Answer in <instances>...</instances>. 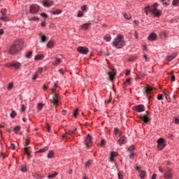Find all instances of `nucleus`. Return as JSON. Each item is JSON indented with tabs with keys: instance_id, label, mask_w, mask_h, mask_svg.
Listing matches in <instances>:
<instances>
[{
	"instance_id": "obj_1",
	"label": "nucleus",
	"mask_w": 179,
	"mask_h": 179,
	"mask_svg": "<svg viewBox=\"0 0 179 179\" xmlns=\"http://www.w3.org/2000/svg\"><path fill=\"white\" fill-rule=\"evenodd\" d=\"M57 87V84H55L54 86L52 87V99H50V101L52 104V106H53L55 108L58 107V104H59V100H61V96H59V93H58Z\"/></svg>"
},
{
	"instance_id": "obj_2",
	"label": "nucleus",
	"mask_w": 179,
	"mask_h": 179,
	"mask_svg": "<svg viewBox=\"0 0 179 179\" xmlns=\"http://www.w3.org/2000/svg\"><path fill=\"white\" fill-rule=\"evenodd\" d=\"M23 44L22 40H17L10 48L9 52L10 54H17L20 50H22V45Z\"/></svg>"
},
{
	"instance_id": "obj_3",
	"label": "nucleus",
	"mask_w": 179,
	"mask_h": 179,
	"mask_svg": "<svg viewBox=\"0 0 179 179\" xmlns=\"http://www.w3.org/2000/svg\"><path fill=\"white\" fill-rule=\"evenodd\" d=\"M113 47H115V48H122V47L125 45L124 36L121 34L117 35L113 42Z\"/></svg>"
},
{
	"instance_id": "obj_4",
	"label": "nucleus",
	"mask_w": 179,
	"mask_h": 179,
	"mask_svg": "<svg viewBox=\"0 0 179 179\" xmlns=\"http://www.w3.org/2000/svg\"><path fill=\"white\" fill-rule=\"evenodd\" d=\"M159 4L157 3H154L152 6H148L145 8V12L146 15H148V10L149 12H151L154 16H156L157 17H159L160 16V11L157 10V6Z\"/></svg>"
},
{
	"instance_id": "obj_5",
	"label": "nucleus",
	"mask_w": 179,
	"mask_h": 179,
	"mask_svg": "<svg viewBox=\"0 0 179 179\" xmlns=\"http://www.w3.org/2000/svg\"><path fill=\"white\" fill-rule=\"evenodd\" d=\"M6 66L8 68H12V66H13V68H15V69H19V68H20L22 66V64L18 62H13L11 63H8L6 64Z\"/></svg>"
},
{
	"instance_id": "obj_6",
	"label": "nucleus",
	"mask_w": 179,
	"mask_h": 179,
	"mask_svg": "<svg viewBox=\"0 0 179 179\" xmlns=\"http://www.w3.org/2000/svg\"><path fill=\"white\" fill-rule=\"evenodd\" d=\"M132 108L134 111H136V113H143V111H145V106L143 104L134 106Z\"/></svg>"
},
{
	"instance_id": "obj_7",
	"label": "nucleus",
	"mask_w": 179,
	"mask_h": 179,
	"mask_svg": "<svg viewBox=\"0 0 179 179\" xmlns=\"http://www.w3.org/2000/svg\"><path fill=\"white\" fill-rule=\"evenodd\" d=\"M166 147V144H164V138H159L157 140V149L158 150H162L164 149Z\"/></svg>"
},
{
	"instance_id": "obj_8",
	"label": "nucleus",
	"mask_w": 179,
	"mask_h": 179,
	"mask_svg": "<svg viewBox=\"0 0 179 179\" xmlns=\"http://www.w3.org/2000/svg\"><path fill=\"white\" fill-rule=\"evenodd\" d=\"M30 13L34 14L37 13L40 10V6L37 4H32L29 7Z\"/></svg>"
},
{
	"instance_id": "obj_9",
	"label": "nucleus",
	"mask_w": 179,
	"mask_h": 179,
	"mask_svg": "<svg viewBox=\"0 0 179 179\" xmlns=\"http://www.w3.org/2000/svg\"><path fill=\"white\" fill-rule=\"evenodd\" d=\"M85 145L86 148H90L92 145V136L87 135L85 139Z\"/></svg>"
},
{
	"instance_id": "obj_10",
	"label": "nucleus",
	"mask_w": 179,
	"mask_h": 179,
	"mask_svg": "<svg viewBox=\"0 0 179 179\" xmlns=\"http://www.w3.org/2000/svg\"><path fill=\"white\" fill-rule=\"evenodd\" d=\"M76 128H74L73 130H70L69 132H66L64 135H63L62 138H69V136H73V135H76Z\"/></svg>"
},
{
	"instance_id": "obj_11",
	"label": "nucleus",
	"mask_w": 179,
	"mask_h": 179,
	"mask_svg": "<svg viewBox=\"0 0 179 179\" xmlns=\"http://www.w3.org/2000/svg\"><path fill=\"white\" fill-rule=\"evenodd\" d=\"M77 50L80 54H83L84 55H86L89 52V49L82 46L78 47Z\"/></svg>"
},
{
	"instance_id": "obj_12",
	"label": "nucleus",
	"mask_w": 179,
	"mask_h": 179,
	"mask_svg": "<svg viewBox=\"0 0 179 179\" xmlns=\"http://www.w3.org/2000/svg\"><path fill=\"white\" fill-rule=\"evenodd\" d=\"M140 120H142L144 124H149V122H150V118L148 117V115H140Z\"/></svg>"
},
{
	"instance_id": "obj_13",
	"label": "nucleus",
	"mask_w": 179,
	"mask_h": 179,
	"mask_svg": "<svg viewBox=\"0 0 179 179\" xmlns=\"http://www.w3.org/2000/svg\"><path fill=\"white\" fill-rule=\"evenodd\" d=\"M164 178L171 179L173 178V173H171V169H169L164 173Z\"/></svg>"
},
{
	"instance_id": "obj_14",
	"label": "nucleus",
	"mask_w": 179,
	"mask_h": 179,
	"mask_svg": "<svg viewBox=\"0 0 179 179\" xmlns=\"http://www.w3.org/2000/svg\"><path fill=\"white\" fill-rule=\"evenodd\" d=\"M117 143L120 145V146H122V145L127 143V137H120V139L117 141Z\"/></svg>"
},
{
	"instance_id": "obj_15",
	"label": "nucleus",
	"mask_w": 179,
	"mask_h": 179,
	"mask_svg": "<svg viewBox=\"0 0 179 179\" xmlns=\"http://www.w3.org/2000/svg\"><path fill=\"white\" fill-rule=\"evenodd\" d=\"M43 5L45 8H48L49 6H52V5H54V1H50V0H46V1H43Z\"/></svg>"
},
{
	"instance_id": "obj_16",
	"label": "nucleus",
	"mask_w": 179,
	"mask_h": 179,
	"mask_svg": "<svg viewBox=\"0 0 179 179\" xmlns=\"http://www.w3.org/2000/svg\"><path fill=\"white\" fill-rule=\"evenodd\" d=\"M90 26H92V23H90V22L85 23V24H83V25H81L80 29H81V30H87V29H89V27H90Z\"/></svg>"
},
{
	"instance_id": "obj_17",
	"label": "nucleus",
	"mask_w": 179,
	"mask_h": 179,
	"mask_svg": "<svg viewBox=\"0 0 179 179\" xmlns=\"http://www.w3.org/2000/svg\"><path fill=\"white\" fill-rule=\"evenodd\" d=\"M157 36L156 35V34L155 33H152L149 36H148V40H150V41H155V40H156Z\"/></svg>"
},
{
	"instance_id": "obj_18",
	"label": "nucleus",
	"mask_w": 179,
	"mask_h": 179,
	"mask_svg": "<svg viewBox=\"0 0 179 179\" xmlns=\"http://www.w3.org/2000/svg\"><path fill=\"white\" fill-rule=\"evenodd\" d=\"M108 75L110 78V80H114V79H115V72L114 71H111V72H108Z\"/></svg>"
},
{
	"instance_id": "obj_19",
	"label": "nucleus",
	"mask_w": 179,
	"mask_h": 179,
	"mask_svg": "<svg viewBox=\"0 0 179 179\" xmlns=\"http://www.w3.org/2000/svg\"><path fill=\"white\" fill-rule=\"evenodd\" d=\"M117 156H118V152H112L110 153V162H114V157H117Z\"/></svg>"
},
{
	"instance_id": "obj_20",
	"label": "nucleus",
	"mask_w": 179,
	"mask_h": 179,
	"mask_svg": "<svg viewBox=\"0 0 179 179\" xmlns=\"http://www.w3.org/2000/svg\"><path fill=\"white\" fill-rule=\"evenodd\" d=\"M24 150L25 155H27L28 159H30V157H31V151H30L29 148H24Z\"/></svg>"
},
{
	"instance_id": "obj_21",
	"label": "nucleus",
	"mask_w": 179,
	"mask_h": 179,
	"mask_svg": "<svg viewBox=\"0 0 179 179\" xmlns=\"http://www.w3.org/2000/svg\"><path fill=\"white\" fill-rule=\"evenodd\" d=\"M177 57V53H173V55H171V56H169L166 58V61H168V62H171V61H173V59H174V58H176Z\"/></svg>"
},
{
	"instance_id": "obj_22",
	"label": "nucleus",
	"mask_w": 179,
	"mask_h": 179,
	"mask_svg": "<svg viewBox=\"0 0 179 179\" xmlns=\"http://www.w3.org/2000/svg\"><path fill=\"white\" fill-rule=\"evenodd\" d=\"M137 170L138 171L141 178L143 179V178L146 176V173L143 171L139 170L138 167H137Z\"/></svg>"
},
{
	"instance_id": "obj_23",
	"label": "nucleus",
	"mask_w": 179,
	"mask_h": 179,
	"mask_svg": "<svg viewBox=\"0 0 179 179\" xmlns=\"http://www.w3.org/2000/svg\"><path fill=\"white\" fill-rule=\"evenodd\" d=\"M114 134L115 135H119V136H121L122 131H121V130H120V129L118 128H115L114 129Z\"/></svg>"
},
{
	"instance_id": "obj_24",
	"label": "nucleus",
	"mask_w": 179,
	"mask_h": 179,
	"mask_svg": "<svg viewBox=\"0 0 179 179\" xmlns=\"http://www.w3.org/2000/svg\"><path fill=\"white\" fill-rule=\"evenodd\" d=\"M43 58H44V55H37L36 56H35V61H41V59H43Z\"/></svg>"
},
{
	"instance_id": "obj_25",
	"label": "nucleus",
	"mask_w": 179,
	"mask_h": 179,
	"mask_svg": "<svg viewBox=\"0 0 179 179\" xmlns=\"http://www.w3.org/2000/svg\"><path fill=\"white\" fill-rule=\"evenodd\" d=\"M61 62H62V61H61L58 58H55V62H53V65H55V66L59 65V64H61Z\"/></svg>"
},
{
	"instance_id": "obj_26",
	"label": "nucleus",
	"mask_w": 179,
	"mask_h": 179,
	"mask_svg": "<svg viewBox=\"0 0 179 179\" xmlns=\"http://www.w3.org/2000/svg\"><path fill=\"white\" fill-rule=\"evenodd\" d=\"M57 174H58V172H55V173H52V174L48 175V178H49V179L55 178V177H57Z\"/></svg>"
},
{
	"instance_id": "obj_27",
	"label": "nucleus",
	"mask_w": 179,
	"mask_h": 179,
	"mask_svg": "<svg viewBox=\"0 0 179 179\" xmlns=\"http://www.w3.org/2000/svg\"><path fill=\"white\" fill-rule=\"evenodd\" d=\"M47 157L48 159H52L54 157V151L52 150L49 151Z\"/></svg>"
},
{
	"instance_id": "obj_28",
	"label": "nucleus",
	"mask_w": 179,
	"mask_h": 179,
	"mask_svg": "<svg viewBox=\"0 0 179 179\" xmlns=\"http://www.w3.org/2000/svg\"><path fill=\"white\" fill-rule=\"evenodd\" d=\"M145 92L147 94H150L152 93V87H147L145 88Z\"/></svg>"
},
{
	"instance_id": "obj_29",
	"label": "nucleus",
	"mask_w": 179,
	"mask_h": 179,
	"mask_svg": "<svg viewBox=\"0 0 179 179\" xmlns=\"http://www.w3.org/2000/svg\"><path fill=\"white\" fill-rule=\"evenodd\" d=\"M47 150H48V147H44L43 148L37 151V153H44L45 152H47Z\"/></svg>"
},
{
	"instance_id": "obj_30",
	"label": "nucleus",
	"mask_w": 179,
	"mask_h": 179,
	"mask_svg": "<svg viewBox=\"0 0 179 179\" xmlns=\"http://www.w3.org/2000/svg\"><path fill=\"white\" fill-rule=\"evenodd\" d=\"M34 178H37V179H41L43 178V176H41V174H40V173H35L34 175Z\"/></svg>"
},
{
	"instance_id": "obj_31",
	"label": "nucleus",
	"mask_w": 179,
	"mask_h": 179,
	"mask_svg": "<svg viewBox=\"0 0 179 179\" xmlns=\"http://www.w3.org/2000/svg\"><path fill=\"white\" fill-rule=\"evenodd\" d=\"M52 15H59L60 13H62V10L57 9L52 11Z\"/></svg>"
},
{
	"instance_id": "obj_32",
	"label": "nucleus",
	"mask_w": 179,
	"mask_h": 179,
	"mask_svg": "<svg viewBox=\"0 0 179 179\" xmlns=\"http://www.w3.org/2000/svg\"><path fill=\"white\" fill-rule=\"evenodd\" d=\"M52 47H54V41H50L47 44V48H52Z\"/></svg>"
},
{
	"instance_id": "obj_33",
	"label": "nucleus",
	"mask_w": 179,
	"mask_h": 179,
	"mask_svg": "<svg viewBox=\"0 0 179 179\" xmlns=\"http://www.w3.org/2000/svg\"><path fill=\"white\" fill-rule=\"evenodd\" d=\"M31 55H33V52H32V51L27 52L25 54L26 58H28V59L31 58Z\"/></svg>"
},
{
	"instance_id": "obj_34",
	"label": "nucleus",
	"mask_w": 179,
	"mask_h": 179,
	"mask_svg": "<svg viewBox=\"0 0 179 179\" xmlns=\"http://www.w3.org/2000/svg\"><path fill=\"white\" fill-rule=\"evenodd\" d=\"M103 40H106V41H111V36H110V34H106L103 37Z\"/></svg>"
},
{
	"instance_id": "obj_35",
	"label": "nucleus",
	"mask_w": 179,
	"mask_h": 179,
	"mask_svg": "<svg viewBox=\"0 0 179 179\" xmlns=\"http://www.w3.org/2000/svg\"><path fill=\"white\" fill-rule=\"evenodd\" d=\"M47 41H48V38H47V36H45V35H43L41 36V42L42 43H47Z\"/></svg>"
},
{
	"instance_id": "obj_36",
	"label": "nucleus",
	"mask_w": 179,
	"mask_h": 179,
	"mask_svg": "<svg viewBox=\"0 0 179 179\" xmlns=\"http://www.w3.org/2000/svg\"><path fill=\"white\" fill-rule=\"evenodd\" d=\"M10 115L11 118H15V117H16V115H17L16 111L12 110Z\"/></svg>"
},
{
	"instance_id": "obj_37",
	"label": "nucleus",
	"mask_w": 179,
	"mask_h": 179,
	"mask_svg": "<svg viewBox=\"0 0 179 179\" xmlns=\"http://www.w3.org/2000/svg\"><path fill=\"white\" fill-rule=\"evenodd\" d=\"M20 126H16L15 128H14V132L15 134H17V132H19V131H20Z\"/></svg>"
},
{
	"instance_id": "obj_38",
	"label": "nucleus",
	"mask_w": 179,
	"mask_h": 179,
	"mask_svg": "<svg viewBox=\"0 0 179 179\" xmlns=\"http://www.w3.org/2000/svg\"><path fill=\"white\" fill-rule=\"evenodd\" d=\"M124 19H127V20H129V19H131V15H129L128 13H124Z\"/></svg>"
},
{
	"instance_id": "obj_39",
	"label": "nucleus",
	"mask_w": 179,
	"mask_h": 179,
	"mask_svg": "<svg viewBox=\"0 0 179 179\" xmlns=\"http://www.w3.org/2000/svg\"><path fill=\"white\" fill-rule=\"evenodd\" d=\"M179 3V0H173L172 2V5L173 6H177Z\"/></svg>"
},
{
	"instance_id": "obj_40",
	"label": "nucleus",
	"mask_w": 179,
	"mask_h": 179,
	"mask_svg": "<svg viewBox=\"0 0 179 179\" xmlns=\"http://www.w3.org/2000/svg\"><path fill=\"white\" fill-rule=\"evenodd\" d=\"M43 71H44V68H43V67H39V68L38 69V71L36 72V73H38H38H43Z\"/></svg>"
},
{
	"instance_id": "obj_41",
	"label": "nucleus",
	"mask_w": 179,
	"mask_h": 179,
	"mask_svg": "<svg viewBox=\"0 0 179 179\" xmlns=\"http://www.w3.org/2000/svg\"><path fill=\"white\" fill-rule=\"evenodd\" d=\"M0 20H3V22H8V20H9V18H8L7 17H1Z\"/></svg>"
},
{
	"instance_id": "obj_42",
	"label": "nucleus",
	"mask_w": 179,
	"mask_h": 179,
	"mask_svg": "<svg viewBox=\"0 0 179 179\" xmlns=\"http://www.w3.org/2000/svg\"><path fill=\"white\" fill-rule=\"evenodd\" d=\"M43 107H44V104H43V103H39V104L38 105L37 108H38V110H43Z\"/></svg>"
},
{
	"instance_id": "obj_43",
	"label": "nucleus",
	"mask_w": 179,
	"mask_h": 179,
	"mask_svg": "<svg viewBox=\"0 0 179 179\" xmlns=\"http://www.w3.org/2000/svg\"><path fill=\"white\" fill-rule=\"evenodd\" d=\"M128 150H129V152H133V150H135V146L131 145L128 148Z\"/></svg>"
},
{
	"instance_id": "obj_44",
	"label": "nucleus",
	"mask_w": 179,
	"mask_h": 179,
	"mask_svg": "<svg viewBox=\"0 0 179 179\" xmlns=\"http://www.w3.org/2000/svg\"><path fill=\"white\" fill-rule=\"evenodd\" d=\"M12 87H13V83H10L8 86V90H12Z\"/></svg>"
},
{
	"instance_id": "obj_45",
	"label": "nucleus",
	"mask_w": 179,
	"mask_h": 179,
	"mask_svg": "<svg viewBox=\"0 0 179 179\" xmlns=\"http://www.w3.org/2000/svg\"><path fill=\"white\" fill-rule=\"evenodd\" d=\"M21 171H22L23 173L27 171V167H26V166H22V167L21 168Z\"/></svg>"
},
{
	"instance_id": "obj_46",
	"label": "nucleus",
	"mask_w": 179,
	"mask_h": 179,
	"mask_svg": "<svg viewBox=\"0 0 179 179\" xmlns=\"http://www.w3.org/2000/svg\"><path fill=\"white\" fill-rule=\"evenodd\" d=\"M1 14L3 15V16H5V15H6V9H1Z\"/></svg>"
},
{
	"instance_id": "obj_47",
	"label": "nucleus",
	"mask_w": 179,
	"mask_h": 179,
	"mask_svg": "<svg viewBox=\"0 0 179 179\" xmlns=\"http://www.w3.org/2000/svg\"><path fill=\"white\" fill-rule=\"evenodd\" d=\"M41 16L42 17H45V18L48 17V15H47L45 14V13H41Z\"/></svg>"
},
{
	"instance_id": "obj_48",
	"label": "nucleus",
	"mask_w": 179,
	"mask_h": 179,
	"mask_svg": "<svg viewBox=\"0 0 179 179\" xmlns=\"http://www.w3.org/2000/svg\"><path fill=\"white\" fill-rule=\"evenodd\" d=\"M21 111L22 112L26 111V106L24 105L21 106Z\"/></svg>"
},
{
	"instance_id": "obj_49",
	"label": "nucleus",
	"mask_w": 179,
	"mask_h": 179,
	"mask_svg": "<svg viewBox=\"0 0 179 179\" xmlns=\"http://www.w3.org/2000/svg\"><path fill=\"white\" fill-rule=\"evenodd\" d=\"M29 20L36 22V20H38V17H32V18H30Z\"/></svg>"
},
{
	"instance_id": "obj_50",
	"label": "nucleus",
	"mask_w": 179,
	"mask_h": 179,
	"mask_svg": "<svg viewBox=\"0 0 179 179\" xmlns=\"http://www.w3.org/2000/svg\"><path fill=\"white\" fill-rule=\"evenodd\" d=\"M37 76H38V73H35V75L32 78V80H36V79H37Z\"/></svg>"
},
{
	"instance_id": "obj_51",
	"label": "nucleus",
	"mask_w": 179,
	"mask_h": 179,
	"mask_svg": "<svg viewBox=\"0 0 179 179\" xmlns=\"http://www.w3.org/2000/svg\"><path fill=\"white\" fill-rule=\"evenodd\" d=\"M157 99H158V100H163V94H159Z\"/></svg>"
},
{
	"instance_id": "obj_52",
	"label": "nucleus",
	"mask_w": 179,
	"mask_h": 179,
	"mask_svg": "<svg viewBox=\"0 0 179 179\" xmlns=\"http://www.w3.org/2000/svg\"><path fill=\"white\" fill-rule=\"evenodd\" d=\"M77 16L78 17H82V16H83V13L79 11Z\"/></svg>"
},
{
	"instance_id": "obj_53",
	"label": "nucleus",
	"mask_w": 179,
	"mask_h": 179,
	"mask_svg": "<svg viewBox=\"0 0 179 179\" xmlns=\"http://www.w3.org/2000/svg\"><path fill=\"white\" fill-rule=\"evenodd\" d=\"M117 176H118V178L119 179H124L122 178L123 176H122V173H121V172H119Z\"/></svg>"
},
{
	"instance_id": "obj_54",
	"label": "nucleus",
	"mask_w": 179,
	"mask_h": 179,
	"mask_svg": "<svg viewBox=\"0 0 179 179\" xmlns=\"http://www.w3.org/2000/svg\"><path fill=\"white\" fill-rule=\"evenodd\" d=\"M77 115H78V109L75 110L73 113V117H75V118H76Z\"/></svg>"
},
{
	"instance_id": "obj_55",
	"label": "nucleus",
	"mask_w": 179,
	"mask_h": 179,
	"mask_svg": "<svg viewBox=\"0 0 179 179\" xmlns=\"http://www.w3.org/2000/svg\"><path fill=\"white\" fill-rule=\"evenodd\" d=\"M45 129H46L48 131H50V129H51V127H50V124H46V125H45Z\"/></svg>"
},
{
	"instance_id": "obj_56",
	"label": "nucleus",
	"mask_w": 179,
	"mask_h": 179,
	"mask_svg": "<svg viewBox=\"0 0 179 179\" xmlns=\"http://www.w3.org/2000/svg\"><path fill=\"white\" fill-rule=\"evenodd\" d=\"M15 144L11 143L10 146V149H12L13 150H15Z\"/></svg>"
},
{
	"instance_id": "obj_57",
	"label": "nucleus",
	"mask_w": 179,
	"mask_h": 179,
	"mask_svg": "<svg viewBox=\"0 0 179 179\" xmlns=\"http://www.w3.org/2000/svg\"><path fill=\"white\" fill-rule=\"evenodd\" d=\"M174 124H179V119L178 118L175 117Z\"/></svg>"
},
{
	"instance_id": "obj_58",
	"label": "nucleus",
	"mask_w": 179,
	"mask_h": 179,
	"mask_svg": "<svg viewBox=\"0 0 179 179\" xmlns=\"http://www.w3.org/2000/svg\"><path fill=\"white\" fill-rule=\"evenodd\" d=\"M171 80L172 82L176 81V76H172L171 77Z\"/></svg>"
},
{
	"instance_id": "obj_59",
	"label": "nucleus",
	"mask_w": 179,
	"mask_h": 179,
	"mask_svg": "<svg viewBox=\"0 0 179 179\" xmlns=\"http://www.w3.org/2000/svg\"><path fill=\"white\" fill-rule=\"evenodd\" d=\"M90 164H92V162L90 161H88L86 164L85 166L86 167H89L90 166Z\"/></svg>"
},
{
	"instance_id": "obj_60",
	"label": "nucleus",
	"mask_w": 179,
	"mask_h": 179,
	"mask_svg": "<svg viewBox=\"0 0 179 179\" xmlns=\"http://www.w3.org/2000/svg\"><path fill=\"white\" fill-rule=\"evenodd\" d=\"M104 145H106V141L101 140V146H104Z\"/></svg>"
},
{
	"instance_id": "obj_61",
	"label": "nucleus",
	"mask_w": 179,
	"mask_h": 179,
	"mask_svg": "<svg viewBox=\"0 0 179 179\" xmlns=\"http://www.w3.org/2000/svg\"><path fill=\"white\" fill-rule=\"evenodd\" d=\"M135 156V153L134 152H131L130 155V159H134V157Z\"/></svg>"
},
{
	"instance_id": "obj_62",
	"label": "nucleus",
	"mask_w": 179,
	"mask_h": 179,
	"mask_svg": "<svg viewBox=\"0 0 179 179\" xmlns=\"http://www.w3.org/2000/svg\"><path fill=\"white\" fill-rule=\"evenodd\" d=\"M131 82V79L128 78L126 80L125 83H127V85H129V83Z\"/></svg>"
},
{
	"instance_id": "obj_63",
	"label": "nucleus",
	"mask_w": 179,
	"mask_h": 179,
	"mask_svg": "<svg viewBox=\"0 0 179 179\" xmlns=\"http://www.w3.org/2000/svg\"><path fill=\"white\" fill-rule=\"evenodd\" d=\"M86 6L85 5H84V6H82V7H81V9H82V10H86Z\"/></svg>"
},
{
	"instance_id": "obj_64",
	"label": "nucleus",
	"mask_w": 179,
	"mask_h": 179,
	"mask_svg": "<svg viewBox=\"0 0 179 179\" xmlns=\"http://www.w3.org/2000/svg\"><path fill=\"white\" fill-rule=\"evenodd\" d=\"M156 177H157V174H153L152 177V179H156Z\"/></svg>"
}]
</instances>
